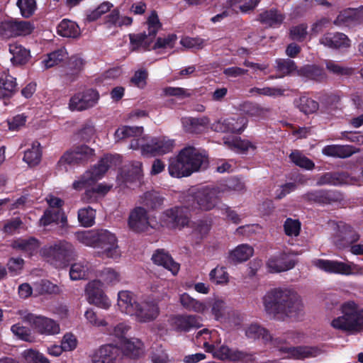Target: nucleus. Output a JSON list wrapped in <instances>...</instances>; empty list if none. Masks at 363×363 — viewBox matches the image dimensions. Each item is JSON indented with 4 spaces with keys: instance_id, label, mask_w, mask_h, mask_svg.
<instances>
[{
    "instance_id": "f257e3e1",
    "label": "nucleus",
    "mask_w": 363,
    "mask_h": 363,
    "mask_svg": "<svg viewBox=\"0 0 363 363\" xmlns=\"http://www.w3.org/2000/svg\"><path fill=\"white\" fill-rule=\"evenodd\" d=\"M267 314L277 318L298 316L303 311V303L296 291L287 287H277L268 291L262 298Z\"/></svg>"
},
{
    "instance_id": "f03ea898",
    "label": "nucleus",
    "mask_w": 363,
    "mask_h": 363,
    "mask_svg": "<svg viewBox=\"0 0 363 363\" xmlns=\"http://www.w3.org/2000/svg\"><path fill=\"white\" fill-rule=\"evenodd\" d=\"M204 158L205 155L194 146L185 147L169 160V174L175 178L189 177L200 169Z\"/></svg>"
},
{
    "instance_id": "7ed1b4c3",
    "label": "nucleus",
    "mask_w": 363,
    "mask_h": 363,
    "mask_svg": "<svg viewBox=\"0 0 363 363\" xmlns=\"http://www.w3.org/2000/svg\"><path fill=\"white\" fill-rule=\"evenodd\" d=\"M77 236L85 245L101 249L106 257L115 259L120 257L116 236L108 230L83 232L78 233Z\"/></svg>"
},
{
    "instance_id": "20e7f679",
    "label": "nucleus",
    "mask_w": 363,
    "mask_h": 363,
    "mask_svg": "<svg viewBox=\"0 0 363 363\" xmlns=\"http://www.w3.org/2000/svg\"><path fill=\"white\" fill-rule=\"evenodd\" d=\"M342 315L335 318L330 325L349 334L363 331V308L353 301L344 302L340 306Z\"/></svg>"
},
{
    "instance_id": "39448f33",
    "label": "nucleus",
    "mask_w": 363,
    "mask_h": 363,
    "mask_svg": "<svg viewBox=\"0 0 363 363\" xmlns=\"http://www.w3.org/2000/svg\"><path fill=\"white\" fill-rule=\"evenodd\" d=\"M217 332L210 331L204 328L199 331L196 335V339L203 338V348L205 351L211 353L213 357L220 360H228L233 362L247 363L253 360V354L250 352L238 349H233L227 345H221L218 348H216L213 344H210L207 340L211 339L212 336L216 335Z\"/></svg>"
},
{
    "instance_id": "423d86ee",
    "label": "nucleus",
    "mask_w": 363,
    "mask_h": 363,
    "mask_svg": "<svg viewBox=\"0 0 363 363\" xmlns=\"http://www.w3.org/2000/svg\"><path fill=\"white\" fill-rule=\"evenodd\" d=\"M219 193L217 189L209 187L189 190L182 196V203L190 211H211L220 201Z\"/></svg>"
},
{
    "instance_id": "0eeeda50",
    "label": "nucleus",
    "mask_w": 363,
    "mask_h": 363,
    "mask_svg": "<svg viewBox=\"0 0 363 363\" xmlns=\"http://www.w3.org/2000/svg\"><path fill=\"white\" fill-rule=\"evenodd\" d=\"M40 254L48 262L58 269L67 267L77 256L74 245L66 240H59L44 246Z\"/></svg>"
},
{
    "instance_id": "6e6552de",
    "label": "nucleus",
    "mask_w": 363,
    "mask_h": 363,
    "mask_svg": "<svg viewBox=\"0 0 363 363\" xmlns=\"http://www.w3.org/2000/svg\"><path fill=\"white\" fill-rule=\"evenodd\" d=\"M148 33L145 32L140 33H130L128 35L131 51H150L151 45L155 40L158 31L162 28L157 13L152 11L147 20Z\"/></svg>"
},
{
    "instance_id": "1a4fd4ad",
    "label": "nucleus",
    "mask_w": 363,
    "mask_h": 363,
    "mask_svg": "<svg viewBox=\"0 0 363 363\" xmlns=\"http://www.w3.org/2000/svg\"><path fill=\"white\" fill-rule=\"evenodd\" d=\"M113 160V156L111 155H106L101 158L96 164L86 170L72 183V189L76 191H82L92 186L97 181L103 178L110 168Z\"/></svg>"
},
{
    "instance_id": "9d476101",
    "label": "nucleus",
    "mask_w": 363,
    "mask_h": 363,
    "mask_svg": "<svg viewBox=\"0 0 363 363\" xmlns=\"http://www.w3.org/2000/svg\"><path fill=\"white\" fill-rule=\"evenodd\" d=\"M174 147V140L166 139L164 137L151 138L145 143V138H133L130 143V148L141 150L143 156L155 157L162 155L172 152Z\"/></svg>"
},
{
    "instance_id": "9b49d317",
    "label": "nucleus",
    "mask_w": 363,
    "mask_h": 363,
    "mask_svg": "<svg viewBox=\"0 0 363 363\" xmlns=\"http://www.w3.org/2000/svg\"><path fill=\"white\" fill-rule=\"evenodd\" d=\"M94 150L86 145L75 147L65 152L57 162V167L67 171V164H78L87 162L94 156Z\"/></svg>"
},
{
    "instance_id": "f8f14e48",
    "label": "nucleus",
    "mask_w": 363,
    "mask_h": 363,
    "mask_svg": "<svg viewBox=\"0 0 363 363\" xmlns=\"http://www.w3.org/2000/svg\"><path fill=\"white\" fill-rule=\"evenodd\" d=\"M23 319L28 323L38 333L45 335H55L60 333L59 323L53 319L43 315L28 313Z\"/></svg>"
},
{
    "instance_id": "ddd939ff",
    "label": "nucleus",
    "mask_w": 363,
    "mask_h": 363,
    "mask_svg": "<svg viewBox=\"0 0 363 363\" xmlns=\"http://www.w3.org/2000/svg\"><path fill=\"white\" fill-rule=\"evenodd\" d=\"M360 238V235L350 225L340 221L337 223V230L333 236L335 245L340 250L350 247Z\"/></svg>"
},
{
    "instance_id": "4468645a",
    "label": "nucleus",
    "mask_w": 363,
    "mask_h": 363,
    "mask_svg": "<svg viewBox=\"0 0 363 363\" xmlns=\"http://www.w3.org/2000/svg\"><path fill=\"white\" fill-rule=\"evenodd\" d=\"M189 208L183 204L165 210L162 213L164 223L171 228H182L188 226L190 222Z\"/></svg>"
},
{
    "instance_id": "2eb2a0df",
    "label": "nucleus",
    "mask_w": 363,
    "mask_h": 363,
    "mask_svg": "<svg viewBox=\"0 0 363 363\" xmlns=\"http://www.w3.org/2000/svg\"><path fill=\"white\" fill-rule=\"evenodd\" d=\"M170 329L177 333H186L201 327L200 318L196 315L177 314L168 320Z\"/></svg>"
},
{
    "instance_id": "dca6fc26",
    "label": "nucleus",
    "mask_w": 363,
    "mask_h": 363,
    "mask_svg": "<svg viewBox=\"0 0 363 363\" xmlns=\"http://www.w3.org/2000/svg\"><path fill=\"white\" fill-rule=\"evenodd\" d=\"M123 352L119 347L107 344L96 350L92 357V363H122Z\"/></svg>"
},
{
    "instance_id": "f3484780",
    "label": "nucleus",
    "mask_w": 363,
    "mask_h": 363,
    "mask_svg": "<svg viewBox=\"0 0 363 363\" xmlns=\"http://www.w3.org/2000/svg\"><path fill=\"white\" fill-rule=\"evenodd\" d=\"M99 99V92L96 89H89L72 96L69 107L72 111H84L94 106Z\"/></svg>"
},
{
    "instance_id": "a211bd4d",
    "label": "nucleus",
    "mask_w": 363,
    "mask_h": 363,
    "mask_svg": "<svg viewBox=\"0 0 363 363\" xmlns=\"http://www.w3.org/2000/svg\"><path fill=\"white\" fill-rule=\"evenodd\" d=\"M301 197L306 202L320 206L331 204L342 199L338 191L325 189L311 190L303 194Z\"/></svg>"
},
{
    "instance_id": "6ab92c4d",
    "label": "nucleus",
    "mask_w": 363,
    "mask_h": 363,
    "mask_svg": "<svg viewBox=\"0 0 363 363\" xmlns=\"http://www.w3.org/2000/svg\"><path fill=\"white\" fill-rule=\"evenodd\" d=\"M102 285L101 281L93 280L87 284L85 291L88 301L91 304L104 309H108L111 303L102 289Z\"/></svg>"
},
{
    "instance_id": "aec40b11",
    "label": "nucleus",
    "mask_w": 363,
    "mask_h": 363,
    "mask_svg": "<svg viewBox=\"0 0 363 363\" xmlns=\"http://www.w3.org/2000/svg\"><path fill=\"white\" fill-rule=\"evenodd\" d=\"M159 307L153 300L136 301L134 305L133 315H135L140 323H148L154 320L159 315Z\"/></svg>"
},
{
    "instance_id": "412c9836",
    "label": "nucleus",
    "mask_w": 363,
    "mask_h": 363,
    "mask_svg": "<svg viewBox=\"0 0 363 363\" xmlns=\"http://www.w3.org/2000/svg\"><path fill=\"white\" fill-rule=\"evenodd\" d=\"M247 121L244 117H230L221 118L211 125L216 132L240 134L246 128Z\"/></svg>"
},
{
    "instance_id": "4be33fe9",
    "label": "nucleus",
    "mask_w": 363,
    "mask_h": 363,
    "mask_svg": "<svg viewBox=\"0 0 363 363\" xmlns=\"http://www.w3.org/2000/svg\"><path fill=\"white\" fill-rule=\"evenodd\" d=\"M315 265L328 274L342 275H350L352 274L351 264L338 260L320 259L315 262Z\"/></svg>"
},
{
    "instance_id": "5701e85b",
    "label": "nucleus",
    "mask_w": 363,
    "mask_h": 363,
    "mask_svg": "<svg viewBox=\"0 0 363 363\" xmlns=\"http://www.w3.org/2000/svg\"><path fill=\"white\" fill-rule=\"evenodd\" d=\"M320 43L333 50L346 49L351 46V40L343 33L328 32L320 38Z\"/></svg>"
},
{
    "instance_id": "b1692460",
    "label": "nucleus",
    "mask_w": 363,
    "mask_h": 363,
    "mask_svg": "<svg viewBox=\"0 0 363 363\" xmlns=\"http://www.w3.org/2000/svg\"><path fill=\"white\" fill-rule=\"evenodd\" d=\"M128 226L134 232L145 231L149 225L147 212L143 207H136L130 213Z\"/></svg>"
},
{
    "instance_id": "393cba45",
    "label": "nucleus",
    "mask_w": 363,
    "mask_h": 363,
    "mask_svg": "<svg viewBox=\"0 0 363 363\" xmlns=\"http://www.w3.org/2000/svg\"><path fill=\"white\" fill-rule=\"evenodd\" d=\"M296 264V261L286 252H280L271 257L267 262L269 271L274 273L290 270L295 267Z\"/></svg>"
},
{
    "instance_id": "a878e982",
    "label": "nucleus",
    "mask_w": 363,
    "mask_h": 363,
    "mask_svg": "<svg viewBox=\"0 0 363 363\" xmlns=\"http://www.w3.org/2000/svg\"><path fill=\"white\" fill-rule=\"evenodd\" d=\"M280 352L286 354L288 358L295 359L315 357L320 354V350L318 347L308 346L281 347Z\"/></svg>"
},
{
    "instance_id": "bb28decb",
    "label": "nucleus",
    "mask_w": 363,
    "mask_h": 363,
    "mask_svg": "<svg viewBox=\"0 0 363 363\" xmlns=\"http://www.w3.org/2000/svg\"><path fill=\"white\" fill-rule=\"evenodd\" d=\"M152 260L155 264L170 271L173 275H176L179 270V264L174 262L172 256L164 249L157 250L152 256Z\"/></svg>"
},
{
    "instance_id": "cd10ccee",
    "label": "nucleus",
    "mask_w": 363,
    "mask_h": 363,
    "mask_svg": "<svg viewBox=\"0 0 363 363\" xmlns=\"http://www.w3.org/2000/svg\"><path fill=\"white\" fill-rule=\"evenodd\" d=\"M182 123L186 133L201 134L208 128L210 120L207 116L185 117L182 119Z\"/></svg>"
},
{
    "instance_id": "c85d7f7f",
    "label": "nucleus",
    "mask_w": 363,
    "mask_h": 363,
    "mask_svg": "<svg viewBox=\"0 0 363 363\" xmlns=\"http://www.w3.org/2000/svg\"><path fill=\"white\" fill-rule=\"evenodd\" d=\"M16 79L9 72L0 73V99H9L17 91Z\"/></svg>"
},
{
    "instance_id": "c756f323",
    "label": "nucleus",
    "mask_w": 363,
    "mask_h": 363,
    "mask_svg": "<svg viewBox=\"0 0 363 363\" xmlns=\"http://www.w3.org/2000/svg\"><path fill=\"white\" fill-rule=\"evenodd\" d=\"M142 163L134 162L130 167L123 168L118 176V179L127 184L140 181L143 176Z\"/></svg>"
},
{
    "instance_id": "7c9ffc66",
    "label": "nucleus",
    "mask_w": 363,
    "mask_h": 363,
    "mask_svg": "<svg viewBox=\"0 0 363 363\" xmlns=\"http://www.w3.org/2000/svg\"><path fill=\"white\" fill-rule=\"evenodd\" d=\"M285 16L277 9H270L265 10L258 15L257 20L263 25H266L272 28L279 27L284 20Z\"/></svg>"
},
{
    "instance_id": "2f4dec72",
    "label": "nucleus",
    "mask_w": 363,
    "mask_h": 363,
    "mask_svg": "<svg viewBox=\"0 0 363 363\" xmlns=\"http://www.w3.org/2000/svg\"><path fill=\"white\" fill-rule=\"evenodd\" d=\"M86 61L78 55L69 57L66 67L65 78L69 82L75 81L84 69Z\"/></svg>"
},
{
    "instance_id": "473e14b6",
    "label": "nucleus",
    "mask_w": 363,
    "mask_h": 363,
    "mask_svg": "<svg viewBox=\"0 0 363 363\" xmlns=\"http://www.w3.org/2000/svg\"><path fill=\"white\" fill-rule=\"evenodd\" d=\"M354 152V148L352 145H328L322 150L324 155L337 158H347Z\"/></svg>"
},
{
    "instance_id": "72a5a7b5",
    "label": "nucleus",
    "mask_w": 363,
    "mask_h": 363,
    "mask_svg": "<svg viewBox=\"0 0 363 363\" xmlns=\"http://www.w3.org/2000/svg\"><path fill=\"white\" fill-rule=\"evenodd\" d=\"M67 221V216L63 210L58 208L46 209L40 219V225L43 226H48L51 223L64 225Z\"/></svg>"
},
{
    "instance_id": "f704fd0d",
    "label": "nucleus",
    "mask_w": 363,
    "mask_h": 363,
    "mask_svg": "<svg viewBox=\"0 0 363 363\" xmlns=\"http://www.w3.org/2000/svg\"><path fill=\"white\" fill-rule=\"evenodd\" d=\"M347 179L348 175L345 172H330L321 175L317 181V184L338 186L347 183Z\"/></svg>"
},
{
    "instance_id": "c9c22d12",
    "label": "nucleus",
    "mask_w": 363,
    "mask_h": 363,
    "mask_svg": "<svg viewBox=\"0 0 363 363\" xmlns=\"http://www.w3.org/2000/svg\"><path fill=\"white\" fill-rule=\"evenodd\" d=\"M253 253L254 249L251 246L242 244L230 252L228 259L233 264L241 263L248 260Z\"/></svg>"
},
{
    "instance_id": "e433bc0d",
    "label": "nucleus",
    "mask_w": 363,
    "mask_h": 363,
    "mask_svg": "<svg viewBox=\"0 0 363 363\" xmlns=\"http://www.w3.org/2000/svg\"><path fill=\"white\" fill-rule=\"evenodd\" d=\"M134 295L128 291H121L118 294V306L122 313L133 315L136 303Z\"/></svg>"
},
{
    "instance_id": "4c0bfd02",
    "label": "nucleus",
    "mask_w": 363,
    "mask_h": 363,
    "mask_svg": "<svg viewBox=\"0 0 363 363\" xmlns=\"http://www.w3.org/2000/svg\"><path fill=\"white\" fill-rule=\"evenodd\" d=\"M11 247L15 250L33 255L37 252L40 244L38 240L35 238H29L28 239L19 238L12 242Z\"/></svg>"
},
{
    "instance_id": "58836bf2",
    "label": "nucleus",
    "mask_w": 363,
    "mask_h": 363,
    "mask_svg": "<svg viewBox=\"0 0 363 363\" xmlns=\"http://www.w3.org/2000/svg\"><path fill=\"white\" fill-rule=\"evenodd\" d=\"M9 52L12 54L11 62L16 65L26 64L30 57V51L18 43L9 45Z\"/></svg>"
},
{
    "instance_id": "ea45409f",
    "label": "nucleus",
    "mask_w": 363,
    "mask_h": 363,
    "mask_svg": "<svg viewBox=\"0 0 363 363\" xmlns=\"http://www.w3.org/2000/svg\"><path fill=\"white\" fill-rule=\"evenodd\" d=\"M91 264L86 260H82L71 265L69 277L72 280L86 279L89 277Z\"/></svg>"
},
{
    "instance_id": "a19ab883",
    "label": "nucleus",
    "mask_w": 363,
    "mask_h": 363,
    "mask_svg": "<svg viewBox=\"0 0 363 363\" xmlns=\"http://www.w3.org/2000/svg\"><path fill=\"white\" fill-rule=\"evenodd\" d=\"M164 201V198L155 191H147L141 197V203L151 210L160 208L163 205Z\"/></svg>"
},
{
    "instance_id": "79ce46f5",
    "label": "nucleus",
    "mask_w": 363,
    "mask_h": 363,
    "mask_svg": "<svg viewBox=\"0 0 363 363\" xmlns=\"http://www.w3.org/2000/svg\"><path fill=\"white\" fill-rule=\"evenodd\" d=\"M299 76L315 81H320L325 77L322 67L315 65H306L297 70Z\"/></svg>"
},
{
    "instance_id": "37998d69",
    "label": "nucleus",
    "mask_w": 363,
    "mask_h": 363,
    "mask_svg": "<svg viewBox=\"0 0 363 363\" xmlns=\"http://www.w3.org/2000/svg\"><path fill=\"white\" fill-rule=\"evenodd\" d=\"M57 33L65 38H77L80 34L79 26L73 21L63 19L57 27Z\"/></svg>"
},
{
    "instance_id": "c03bdc74",
    "label": "nucleus",
    "mask_w": 363,
    "mask_h": 363,
    "mask_svg": "<svg viewBox=\"0 0 363 363\" xmlns=\"http://www.w3.org/2000/svg\"><path fill=\"white\" fill-rule=\"evenodd\" d=\"M362 21L361 12L357 9H348L340 13L334 21V24L337 26L346 25L352 22Z\"/></svg>"
},
{
    "instance_id": "a18cd8bd",
    "label": "nucleus",
    "mask_w": 363,
    "mask_h": 363,
    "mask_svg": "<svg viewBox=\"0 0 363 363\" xmlns=\"http://www.w3.org/2000/svg\"><path fill=\"white\" fill-rule=\"evenodd\" d=\"M225 144L230 150L240 154H245L250 149L255 150L256 146L247 140H242L235 137L230 140L225 141Z\"/></svg>"
},
{
    "instance_id": "49530a36",
    "label": "nucleus",
    "mask_w": 363,
    "mask_h": 363,
    "mask_svg": "<svg viewBox=\"0 0 363 363\" xmlns=\"http://www.w3.org/2000/svg\"><path fill=\"white\" fill-rule=\"evenodd\" d=\"M123 348H121L123 352V357L127 356L130 358L135 359L143 352L142 342L136 340V341H132L129 339H125L123 342Z\"/></svg>"
},
{
    "instance_id": "de8ad7c7",
    "label": "nucleus",
    "mask_w": 363,
    "mask_h": 363,
    "mask_svg": "<svg viewBox=\"0 0 363 363\" xmlns=\"http://www.w3.org/2000/svg\"><path fill=\"white\" fill-rule=\"evenodd\" d=\"M42 150L39 142L35 141L33 143L31 148L28 149L24 152L23 161L29 166H35L41 160Z\"/></svg>"
},
{
    "instance_id": "09e8293b",
    "label": "nucleus",
    "mask_w": 363,
    "mask_h": 363,
    "mask_svg": "<svg viewBox=\"0 0 363 363\" xmlns=\"http://www.w3.org/2000/svg\"><path fill=\"white\" fill-rule=\"evenodd\" d=\"M296 106L305 114H311L318 110L319 104L314 99L301 96L295 101Z\"/></svg>"
},
{
    "instance_id": "8fccbe9b",
    "label": "nucleus",
    "mask_w": 363,
    "mask_h": 363,
    "mask_svg": "<svg viewBox=\"0 0 363 363\" xmlns=\"http://www.w3.org/2000/svg\"><path fill=\"white\" fill-rule=\"evenodd\" d=\"M245 335L248 338L255 340L262 338L264 342H269L272 340L269 331L257 324H251L246 329Z\"/></svg>"
},
{
    "instance_id": "3c124183",
    "label": "nucleus",
    "mask_w": 363,
    "mask_h": 363,
    "mask_svg": "<svg viewBox=\"0 0 363 363\" xmlns=\"http://www.w3.org/2000/svg\"><path fill=\"white\" fill-rule=\"evenodd\" d=\"M276 70L281 74V77L290 75L298 70L295 62L291 59L278 58L275 60Z\"/></svg>"
},
{
    "instance_id": "603ef678",
    "label": "nucleus",
    "mask_w": 363,
    "mask_h": 363,
    "mask_svg": "<svg viewBox=\"0 0 363 363\" xmlns=\"http://www.w3.org/2000/svg\"><path fill=\"white\" fill-rule=\"evenodd\" d=\"M179 301L182 306L188 311L202 312L205 309V306L203 303L193 298L186 293L180 296Z\"/></svg>"
},
{
    "instance_id": "864d4df0",
    "label": "nucleus",
    "mask_w": 363,
    "mask_h": 363,
    "mask_svg": "<svg viewBox=\"0 0 363 363\" xmlns=\"http://www.w3.org/2000/svg\"><path fill=\"white\" fill-rule=\"evenodd\" d=\"M96 211L90 207L80 208L78 211V220L84 227H91L94 223Z\"/></svg>"
},
{
    "instance_id": "5fc2aeb1",
    "label": "nucleus",
    "mask_w": 363,
    "mask_h": 363,
    "mask_svg": "<svg viewBox=\"0 0 363 363\" xmlns=\"http://www.w3.org/2000/svg\"><path fill=\"white\" fill-rule=\"evenodd\" d=\"M143 132V128L142 126H123L116 130L115 136L118 140H122L126 138L140 136Z\"/></svg>"
},
{
    "instance_id": "6e6d98bb",
    "label": "nucleus",
    "mask_w": 363,
    "mask_h": 363,
    "mask_svg": "<svg viewBox=\"0 0 363 363\" xmlns=\"http://www.w3.org/2000/svg\"><path fill=\"white\" fill-rule=\"evenodd\" d=\"M289 158L296 166L307 170H311L315 167V164L311 160L302 155L298 150L292 152L289 155Z\"/></svg>"
},
{
    "instance_id": "4d7b16f0",
    "label": "nucleus",
    "mask_w": 363,
    "mask_h": 363,
    "mask_svg": "<svg viewBox=\"0 0 363 363\" xmlns=\"http://www.w3.org/2000/svg\"><path fill=\"white\" fill-rule=\"evenodd\" d=\"M102 284L115 285L120 281V274L111 267L104 268L99 274Z\"/></svg>"
},
{
    "instance_id": "13d9d810",
    "label": "nucleus",
    "mask_w": 363,
    "mask_h": 363,
    "mask_svg": "<svg viewBox=\"0 0 363 363\" xmlns=\"http://www.w3.org/2000/svg\"><path fill=\"white\" fill-rule=\"evenodd\" d=\"M210 280L216 284H226L229 281V275L224 267H216L209 274Z\"/></svg>"
},
{
    "instance_id": "bf43d9fd",
    "label": "nucleus",
    "mask_w": 363,
    "mask_h": 363,
    "mask_svg": "<svg viewBox=\"0 0 363 363\" xmlns=\"http://www.w3.org/2000/svg\"><path fill=\"white\" fill-rule=\"evenodd\" d=\"M35 290L38 294H56L60 291L58 286L51 281L43 279L35 284Z\"/></svg>"
},
{
    "instance_id": "052dcab7",
    "label": "nucleus",
    "mask_w": 363,
    "mask_h": 363,
    "mask_svg": "<svg viewBox=\"0 0 363 363\" xmlns=\"http://www.w3.org/2000/svg\"><path fill=\"white\" fill-rule=\"evenodd\" d=\"M66 52L58 49L48 55V58L43 62L46 68H51L61 62L66 57Z\"/></svg>"
},
{
    "instance_id": "680f3d73",
    "label": "nucleus",
    "mask_w": 363,
    "mask_h": 363,
    "mask_svg": "<svg viewBox=\"0 0 363 363\" xmlns=\"http://www.w3.org/2000/svg\"><path fill=\"white\" fill-rule=\"evenodd\" d=\"M16 4L25 18L30 17L36 9L35 0H18Z\"/></svg>"
},
{
    "instance_id": "e2e57ef3",
    "label": "nucleus",
    "mask_w": 363,
    "mask_h": 363,
    "mask_svg": "<svg viewBox=\"0 0 363 363\" xmlns=\"http://www.w3.org/2000/svg\"><path fill=\"white\" fill-rule=\"evenodd\" d=\"M284 233L288 236H298L301 231V222L298 220L286 218L284 224Z\"/></svg>"
},
{
    "instance_id": "0e129e2a",
    "label": "nucleus",
    "mask_w": 363,
    "mask_h": 363,
    "mask_svg": "<svg viewBox=\"0 0 363 363\" xmlns=\"http://www.w3.org/2000/svg\"><path fill=\"white\" fill-rule=\"evenodd\" d=\"M325 65L327 69L330 72L337 76H349L353 72V69L352 68L342 67L332 60L327 61Z\"/></svg>"
},
{
    "instance_id": "69168bd1",
    "label": "nucleus",
    "mask_w": 363,
    "mask_h": 363,
    "mask_svg": "<svg viewBox=\"0 0 363 363\" xmlns=\"http://www.w3.org/2000/svg\"><path fill=\"white\" fill-rule=\"evenodd\" d=\"M191 227L194 233L198 235L200 238H203L209 233L211 225L206 220H199L194 222Z\"/></svg>"
},
{
    "instance_id": "338daca9",
    "label": "nucleus",
    "mask_w": 363,
    "mask_h": 363,
    "mask_svg": "<svg viewBox=\"0 0 363 363\" xmlns=\"http://www.w3.org/2000/svg\"><path fill=\"white\" fill-rule=\"evenodd\" d=\"M241 111L251 117H259L264 113V110L259 105L250 101L245 102L241 106Z\"/></svg>"
},
{
    "instance_id": "774afa93",
    "label": "nucleus",
    "mask_w": 363,
    "mask_h": 363,
    "mask_svg": "<svg viewBox=\"0 0 363 363\" xmlns=\"http://www.w3.org/2000/svg\"><path fill=\"white\" fill-rule=\"evenodd\" d=\"M14 22L16 37L30 35L35 29L34 25L29 21L14 20Z\"/></svg>"
}]
</instances>
